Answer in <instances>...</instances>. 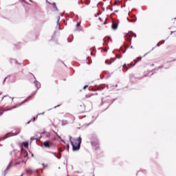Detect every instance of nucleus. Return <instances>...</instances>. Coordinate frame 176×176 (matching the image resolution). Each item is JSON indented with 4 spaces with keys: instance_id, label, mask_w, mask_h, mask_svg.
<instances>
[{
    "instance_id": "obj_3",
    "label": "nucleus",
    "mask_w": 176,
    "mask_h": 176,
    "mask_svg": "<svg viewBox=\"0 0 176 176\" xmlns=\"http://www.w3.org/2000/svg\"><path fill=\"white\" fill-rule=\"evenodd\" d=\"M112 27L113 30H116V28H118V25H116V23L113 24Z\"/></svg>"
},
{
    "instance_id": "obj_4",
    "label": "nucleus",
    "mask_w": 176,
    "mask_h": 176,
    "mask_svg": "<svg viewBox=\"0 0 176 176\" xmlns=\"http://www.w3.org/2000/svg\"><path fill=\"white\" fill-rule=\"evenodd\" d=\"M23 146H25V148H27L28 146V142H23Z\"/></svg>"
},
{
    "instance_id": "obj_1",
    "label": "nucleus",
    "mask_w": 176,
    "mask_h": 176,
    "mask_svg": "<svg viewBox=\"0 0 176 176\" xmlns=\"http://www.w3.org/2000/svg\"><path fill=\"white\" fill-rule=\"evenodd\" d=\"M71 144L73 146V151H78L80 148V144L82 142V138H78L77 139L70 138Z\"/></svg>"
},
{
    "instance_id": "obj_6",
    "label": "nucleus",
    "mask_w": 176,
    "mask_h": 176,
    "mask_svg": "<svg viewBox=\"0 0 176 176\" xmlns=\"http://www.w3.org/2000/svg\"><path fill=\"white\" fill-rule=\"evenodd\" d=\"M34 120H35V118H34Z\"/></svg>"
},
{
    "instance_id": "obj_2",
    "label": "nucleus",
    "mask_w": 176,
    "mask_h": 176,
    "mask_svg": "<svg viewBox=\"0 0 176 176\" xmlns=\"http://www.w3.org/2000/svg\"><path fill=\"white\" fill-rule=\"evenodd\" d=\"M43 145L46 148H49V142H44Z\"/></svg>"
},
{
    "instance_id": "obj_5",
    "label": "nucleus",
    "mask_w": 176,
    "mask_h": 176,
    "mask_svg": "<svg viewBox=\"0 0 176 176\" xmlns=\"http://www.w3.org/2000/svg\"><path fill=\"white\" fill-rule=\"evenodd\" d=\"M86 87H89V85H85V86L84 87V90H85V89H86Z\"/></svg>"
}]
</instances>
